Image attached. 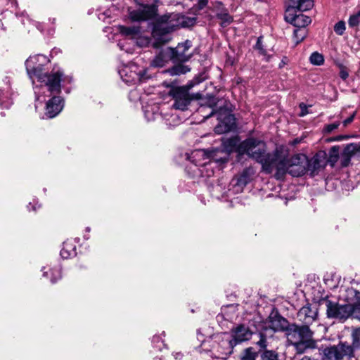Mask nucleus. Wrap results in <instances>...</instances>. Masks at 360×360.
I'll use <instances>...</instances> for the list:
<instances>
[{
	"mask_svg": "<svg viewBox=\"0 0 360 360\" xmlns=\"http://www.w3.org/2000/svg\"><path fill=\"white\" fill-rule=\"evenodd\" d=\"M136 45L139 47H146L150 42L148 37L141 35V33L134 39Z\"/></svg>",
	"mask_w": 360,
	"mask_h": 360,
	"instance_id": "473e14b6",
	"label": "nucleus"
},
{
	"mask_svg": "<svg viewBox=\"0 0 360 360\" xmlns=\"http://www.w3.org/2000/svg\"><path fill=\"white\" fill-rule=\"evenodd\" d=\"M195 23V19L179 13H171L159 17L154 25L152 35L155 40V47L170 40V33L180 27H187Z\"/></svg>",
	"mask_w": 360,
	"mask_h": 360,
	"instance_id": "7ed1b4c3",
	"label": "nucleus"
},
{
	"mask_svg": "<svg viewBox=\"0 0 360 360\" xmlns=\"http://www.w3.org/2000/svg\"><path fill=\"white\" fill-rule=\"evenodd\" d=\"M200 2L202 4V6H205L207 1H203Z\"/></svg>",
	"mask_w": 360,
	"mask_h": 360,
	"instance_id": "13d9d810",
	"label": "nucleus"
},
{
	"mask_svg": "<svg viewBox=\"0 0 360 360\" xmlns=\"http://www.w3.org/2000/svg\"><path fill=\"white\" fill-rule=\"evenodd\" d=\"M33 210H36V207L34 206L32 207Z\"/></svg>",
	"mask_w": 360,
	"mask_h": 360,
	"instance_id": "e2e57ef3",
	"label": "nucleus"
},
{
	"mask_svg": "<svg viewBox=\"0 0 360 360\" xmlns=\"http://www.w3.org/2000/svg\"><path fill=\"white\" fill-rule=\"evenodd\" d=\"M153 342L155 345V347L158 348V349H162V346H164L165 344L163 342L160 340V338L159 336H154L153 338Z\"/></svg>",
	"mask_w": 360,
	"mask_h": 360,
	"instance_id": "79ce46f5",
	"label": "nucleus"
},
{
	"mask_svg": "<svg viewBox=\"0 0 360 360\" xmlns=\"http://www.w3.org/2000/svg\"><path fill=\"white\" fill-rule=\"evenodd\" d=\"M359 150L358 145L356 144H349L347 145L345 148L344 149L342 156H343V160L342 162V165L344 167H346L348 165L351 156Z\"/></svg>",
	"mask_w": 360,
	"mask_h": 360,
	"instance_id": "c85d7f7f",
	"label": "nucleus"
},
{
	"mask_svg": "<svg viewBox=\"0 0 360 360\" xmlns=\"http://www.w3.org/2000/svg\"><path fill=\"white\" fill-rule=\"evenodd\" d=\"M182 356H183V354L180 352H177L174 355L176 359H181L182 357Z\"/></svg>",
	"mask_w": 360,
	"mask_h": 360,
	"instance_id": "864d4df0",
	"label": "nucleus"
},
{
	"mask_svg": "<svg viewBox=\"0 0 360 360\" xmlns=\"http://www.w3.org/2000/svg\"><path fill=\"white\" fill-rule=\"evenodd\" d=\"M264 359L267 360H278V355L271 350H266L263 354Z\"/></svg>",
	"mask_w": 360,
	"mask_h": 360,
	"instance_id": "58836bf2",
	"label": "nucleus"
},
{
	"mask_svg": "<svg viewBox=\"0 0 360 360\" xmlns=\"http://www.w3.org/2000/svg\"><path fill=\"white\" fill-rule=\"evenodd\" d=\"M138 98V93L136 90H133L129 93V99L136 101Z\"/></svg>",
	"mask_w": 360,
	"mask_h": 360,
	"instance_id": "de8ad7c7",
	"label": "nucleus"
},
{
	"mask_svg": "<svg viewBox=\"0 0 360 360\" xmlns=\"http://www.w3.org/2000/svg\"><path fill=\"white\" fill-rule=\"evenodd\" d=\"M217 16L221 20V26L226 27L229 25L233 19L232 17L226 12L217 13Z\"/></svg>",
	"mask_w": 360,
	"mask_h": 360,
	"instance_id": "2f4dec72",
	"label": "nucleus"
},
{
	"mask_svg": "<svg viewBox=\"0 0 360 360\" xmlns=\"http://www.w3.org/2000/svg\"><path fill=\"white\" fill-rule=\"evenodd\" d=\"M213 114H214V111L212 110V111L211 112V113H210L209 115H207V116L206 117V118H208V117H211Z\"/></svg>",
	"mask_w": 360,
	"mask_h": 360,
	"instance_id": "4d7b16f0",
	"label": "nucleus"
},
{
	"mask_svg": "<svg viewBox=\"0 0 360 360\" xmlns=\"http://www.w3.org/2000/svg\"><path fill=\"white\" fill-rule=\"evenodd\" d=\"M252 173L251 168H246L239 176L232 180L231 184L233 186L234 192L240 193L243 191L244 187L250 182Z\"/></svg>",
	"mask_w": 360,
	"mask_h": 360,
	"instance_id": "f3484780",
	"label": "nucleus"
},
{
	"mask_svg": "<svg viewBox=\"0 0 360 360\" xmlns=\"http://www.w3.org/2000/svg\"><path fill=\"white\" fill-rule=\"evenodd\" d=\"M309 60L311 63H312L313 65H321L323 63L324 58L321 53L318 52H314L311 55Z\"/></svg>",
	"mask_w": 360,
	"mask_h": 360,
	"instance_id": "72a5a7b5",
	"label": "nucleus"
},
{
	"mask_svg": "<svg viewBox=\"0 0 360 360\" xmlns=\"http://www.w3.org/2000/svg\"><path fill=\"white\" fill-rule=\"evenodd\" d=\"M173 51L172 48L167 47L160 51L155 58L150 62V66L154 68H162L170 60H172Z\"/></svg>",
	"mask_w": 360,
	"mask_h": 360,
	"instance_id": "6ab92c4d",
	"label": "nucleus"
},
{
	"mask_svg": "<svg viewBox=\"0 0 360 360\" xmlns=\"http://www.w3.org/2000/svg\"><path fill=\"white\" fill-rule=\"evenodd\" d=\"M219 120V124L214 128V131L217 134L229 132L236 127L235 117L231 114H226L223 119L220 117Z\"/></svg>",
	"mask_w": 360,
	"mask_h": 360,
	"instance_id": "aec40b11",
	"label": "nucleus"
},
{
	"mask_svg": "<svg viewBox=\"0 0 360 360\" xmlns=\"http://www.w3.org/2000/svg\"><path fill=\"white\" fill-rule=\"evenodd\" d=\"M358 148L359 150H357V151H360V146H358Z\"/></svg>",
	"mask_w": 360,
	"mask_h": 360,
	"instance_id": "680f3d73",
	"label": "nucleus"
},
{
	"mask_svg": "<svg viewBox=\"0 0 360 360\" xmlns=\"http://www.w3.org/2000/svg\"><path fill=\"white\" fill-rule=\"evenodd\" d=\"M266 338L261 334L260 340L257 342V345L262 349L266 347Z\"/></svg>",
	"mask_w": 360,
	"mask_h": 360,
	"instance_id": "c03bdc74",
	"label": "nucleus"
},
{
	"mask_svg": "<svg viewBox=\"0 0 360 360\" xmlns=\"http://www.w3.org/2000/svg\"><path fill=\"white\" fill-rule=\"evenodd\" d=\"M300 108H301V112H300V115L301 117H303L307 114V106L304 103L300 104Z\"/></svg>",
	"mask_w": 360,
	"mask_h": 360,
	"instance_id": "09e8293b",
	"label": "nucleus"
},
{
	"mask_svg": "<svg viewBox=\"0 0 360 360\" xmlns=\"http://www.w3.org/2000/svg\"><path fill=\"white\" fill-rule=\"evenodd\" d=\"M356 15H358V17L360 18V11Z\"/></svg>",
	"mask_w": 360,
	"mask_h": 360,
	"instance_id": "bf43d9fd",
	"label": "nucleus"
},
{
	"mask_svg": "<svg viewBox=\"0 0 360 360\" xmlns=\"http://www.w3.org/2000/svg\"><path fill=\"white\" fill-rule=\"evenodd\" d=\"M340 125V122H335V123H332V124H328L324 128V131L326 132V133H330L332 132L333 130H335V129H337Z\"/></svg>",
	"mask_w": 360,
	"mask_h": 360,
	"instance_id": "37998d69",
	"label": "nucleus"
},
{
	"mask_svg": "<svg viewBox=\"0 0 360 360\" xmlns=\"http://www.w3.org/2000/svg\"><path fill=\"white\" fill-rule=\"evenodd\" d=\"M327 316L345 321L349 317L360 320V304L351 305L349 304H340L337 302L328 301L326 303Z\"/></svg>",
	"mask_w": 360,
	"mask_h": 360,
	"instance_id": "39448f33",
	"label": "nucleus"
},
{
	"mask_svg": "<svg viewBox=\"0 0 360 360\" xmlns=\"http://www.w3.org/2000/svg\"><path fill=\"white\" fill-rule=\"evenodd\" d=\"M256 48L259 50V52L261 54H263L264 55L265 54V51L263 49V47H262V41H261V39L259 38L257 39V44H256Z\"/></svg>",
	"mask_w": 360,
	"mask_h": 360,
	"instance_id": "49530a36",
	"label": "nucleus"
},
{
	"mask_svg": "<svg viewBox=\"0 0 360 360\" xmlns=\"http://www.w3.org/2000/svg\"><path fill=\"white\" fill-rule=\"evenodd\" d=\"M22 23L25 25H33L36 26L39 30H41V28L40 27V25L39 22H34L32 20H31L28 16H23L22 19Z\"/></svg>",
	"mask_w": 360,
	"mask_h": 360,
	"instance_id": "ea45409f",
	"label": "nucleus"
},
{
	"mask_svg": "<svg viewBox=\"0 0 360 360\" xmlns=\"http://www.w3.org/2000/svg\"><path fill=\"white\" fill-rule=\"evenodd\" d=\"M49 63V58L42 54L32 56L25 61L27 72L32 82L37 101L41 100L43 94L51 96L59 94L61 83L69 84L72 82V77L65 75L60 70L45 72L44 67Z\"/></svg>",
	"mask_w": 360,
	"mask_h": 360,
	"instance_id": "f257e3e1",
	"label": "nucleus"
},
{
	"mask_svg": "<svg viewBox=\"0 0 360 360\" xmlns=\"http://www.w3.org/2000/svg\"><path fill=\"white\" fill-rule=\"evenodd\" d=\"M285 330L288 341L292 345L297 344L305 338H312L313 335L309 326H307L289 325Z\"/></svg>",
	"mask_w": 360,
	"mask_h": 360,
	"instance_id": "9b49d317",
	"label": "nucleus"
},
{
	"mask_svg": "<svg viewBox=\"0 0 360 360\" xmlns=\"http://www.w3.org/2000/svg\"><path fill=\"white\" fill-rule=\"evenodd\" d=\"M314 6V1H290L286 8H293L295 13H302L311 9Z\"/></svg>",
	"mask_w": 360,
	"mask_h": 360,
	"instance_id": "a878e982",
	"label": "nucleus"
},
{
	"mask_svg": "<svg viewBox=\"0 0 360 360\" xmlns=\"http://www.w3.org/2000/svg\"><path fill=\"white\" fill-rule=\"evenodd\" d=\"M326 162L320 155H314L311 159H307L306 164L307 172H310L311 176L316 174L323 168Z\"/></svg>",
	"mask_w": 360,
	"mask_h": 360,
	"instance_id": "4be33fe9",
	"label": "nucleus"
},
{
	"mask_svg": "<svg viewBox=\"0 0 360 360\" xmlns=\"http://www.w3.org/2000/svg\"><path fill=\"white\" fill-rule=\"evenodd\" d=\"M353 345L356 347H360V327L354 328L352 330Z\"/></svg>",
	"mask_w": 360,
	"mask_h": 360,
	"instance_id": "c9c22d12",
	"label": "nucleus"
},
{
	"mask_svg": "<svg viewBox=\"0 0 360 360\" xmlns=\"http://www.w3.org/2000/svg\"><path fill=\"white\" fill-rule=\"evenodd\" d=\"M236 138L224 139L221 149L216 148L210 151L209 157L215 162H226L228 160L229 154L233 151L238 145Z\"/></svg>",
	"mask_w": 360,
	"mask_h": 360,
	"instance_id": "9d476101",
	"label": "nucleus"
},
{
	"mask_svg": "<svg viewBox=\"0 0 360 360\" xmlns=\"http://www.w3.org/2000/svg\"><path fill=\"white\" fill-rule=\"evenodd\" d=\"M76 255V246L71 240L63 243V248L60 250V256L64 259H68Z\"/></svg>",
	"mask_w": 360,
	"mask_h": 360,
	"instance_id": "b1692460",
	"label": "nucleus"
},
{
	"mask_svg": "<svg viewBox=\"0 0 360 360\" xmlns=\"http://www.w3.org/2000/svg\"><path fill=\"white\" fill-rule=\"evenodd\" d=\"M43 276H44V277H49L48 272H47V271H44V273H43Z\"/></svg>",
	"mask_w": 360,
	"mask_h": 360,
	"instance_id": "6e6d98bb",
	"label": "nucleus"
},
{
	"mask_svg": "<svg viewBox=\"0 0 360 360\" xmlns=\"http://www.w3.org/2000/svg\"><path fill=\"white\" fill-rule=\"evenodd\" d=\"M120 32L127 37L134 39L140 34V27L138 26L127 27L124 25L119 26Z\"/></svg>",
	"mask_w": 360,
	"mask_h": 360,
	"instance_id": "cd10ccee",
	"label": "nucleus"
},
{
	"mask_svg": "<svg viewBox=\"0 0 360 360\" xmlns=\"http://www.w3.org/2000/svg\"><path fill=\"white\" fill-rule=\"evenodd\" d=\"M51 275L50 276L51 282L55 283L58 280L61 278V270L60 266L53 268L51 270Z\"/></svg>",
	"mask_w": 360,
	"mask_h": 360,
	"instance_id": "f704fd0d",
	"label": "nucleus"
},
{
	"mask_svg": "<svg viewBox=\"0 0 360 360\" xmlns=\"http://www.w3.org/2000/svg\"><path fill=\"white\" fill-rule=\"evenodd\" d=\"M354 115H355V113H353V115H352L349 117H348L347 119L343 121V125L345 127H346L347 124L351 123L353 121V120H354Z\"/></svg>",
	"mask_w": 360,
	"mask_h": 360,
	"instance_id": "8fccbe9b",
	"label": "nucleus"
},
{
	"mask_svg": "<svg viewBox=\"0 0 360 360\" xmlns=\"http://www.w3.org/2000/svg\"><path fill=\"white\" fill-rule=\"evenodd\" d=\"M318 316V309L316 304H309L302 307L297 313V319L304 323V326H309L315 321Z\"/></svg>",
	"mask_w": 360,
	"mask_h": 360,
	"instance_id": "ddd939ff",
	"label": "nucleus"
},
{
	"mask_svg": "<svg viewBox=\"0 0 360 360\" xmlns=\"http://www.w3.org/2000/svg\"><path fill=\"white\" fill-rule=\"evenodd\" d=\"M255 353L252 351L251 348L245 349L244 354L241 357V360H255Z\"/></svg>",
	"mask_w": 360,
	"mask_h": 360,
	"instance_id": "4c0bfd02",
	"label": "nucleus"
},
{
	"mask_svg": "<svg viewBox=\"0 0 360 360\" xmlns=\"http://www.w3.org/2000/svg\"><path fill=\"white\" fill-rule=\"evenodd\" d=\"M293 346H295L297 353L302 354L307 349L315 348L316 342L311 338H308L299 342L297 344H294Z\"/></svg>",
	"mask_w": 360,
	"mask_h": 360,
	"instance_id": "bb28decb",
	"label": "nucleus"
},
{
	"mask_svg": "<svg viewBox=\"0 0 360 360\" xmlns=\"http://www.w3.org/2000/svg\"><path fill=\"white\" fill-rule=\"evenodd\" d=\"M342 300L351 305L360 304V291L354 287L345 288L340 295Z\"/></svg>",
	"mask_w": 360,
	"mask_h": 360,
	"instance_id": "412c9836",
	"label": "nucleus"
},
{
	"mask_svg": "<svg viewBox=\"0 0 360 360\" xmlns=\"http://www.w3.org/2000/svg\"><path fill=\"white\" fill-rule=\"evenodd\" d=\"M340 76L344 80H345L349 77V73L345 68H341Z\"/></svg>",
	"mask_w": 360,
	"mask_h": 360,
	"instance_id": "a18cd8bd",
	"label": "nucleus"
},
{
	"mask_svg": "<svg viewBox=\"0 0 360 360\" xmlns=\"http://www.w3.org/2000/svg\"><path fill=\"white\" fill-rule=\"evenodd\" d=\"M191 46L190 41H186L184 43L179 44L175 49H172V60L174 62H186L190 59L191 54L188 53Z\"/></svg>",
	"mask_w": 360,
	"mask_h": 360,
	"instance_id": "dca6fc26",
	"label": "nucleus"
},
{
	"mask_svg": "<svg viewBox=\"0 0 360 360\" xmlns=\"http://www.w3.org/2000/svg\"><path fill=\"white\" fill-rule=\"evenodd\" d=\"M285 19L287 22L294 25L295 27H305L311 22L309 17L302 13H295V10L293 8H286Z\"/></svg>",
	"mask_w": 360,
	"mask_h": 360,
	"instance_id": "4468645a",
	"label": "nucleus"
},
{
	"mask_svg": "<svg viewBox=\"0 0 360 360\" xmlns=\"http://www.w3.org/2000/svg\"><path fill=\"white\" fill-rule=\"evenodd\" d=\"M359 17L358 15H353L349 19V25L350 27H355L359 24Z\"/></svg>",
	"mask_w": 360,
	"mask_h": 360,
	"instance_id": "a19ab883",
	"label": "nucleus"
},
{
	"mask_svg": "<svg viewBox=\"0 0 360 360\" xmlns=\"http://www.w3.org/2000/svg\"><path fill=\"white\" fill-rule=\"evenodd\" d=\"M117 45L119 46L121 50H125L127 52L129 51L128 49H124V45L122 42H119Z\"/></svg>",
	"mask_w": 360,
	"mask_h": 360,
	"instance_id": "603ef678",
	"label": "nucleus"
},
{
	"mask_svg": "<svg viewBox=\"0 0 360 360\" xmlns=\"http://www.w3.org/2000/svg\"><path fill=\"white\" fill-rule=\"evenodd\" d=\"M205 345H206V343H205V342H203V343L202 344L201 347H200V349H199V352H200V353H202V351L206 352H210V349H209L208 348L205 347Z\"/></svg>",
	"mask_w": 360,
	"mask_h": 360,
	"instance_id": "3c124183",
	"label": "nucleus"
},
{
	"mask_svg": "<svg viewBox=\"0 0 360 360\" xmlns=\"http://www.w3.org/2000/svg\"><path fill=\"white\" fill-rule=\"evenodd\" d=\"M64 102L60 96H53L46 104L45 115L47 118H53L63 110Z\"/></svg>",
	"mask_w": 360,
	"mask_h": 360,
	"instance_id": "2eb2a0df",
	"label": "nucleus"
},
{
	"mask_svg": "<svg viewBox=\"0 0 360 360\" xmlns=\"http://www.w3.org/2000/svg\"><path fill=\"white\" fill-rule=\"evenodd\" d=\"M353 347L347 343H340L337 346L326 347L323 349V360H343L345 357L353 355Z\"/></svg>",
	"mask_w": 360,
	"mask_h": 360,
	"instance_id": "1a4fd4ad",
	"label": "nucleus"
},
{
	"mask_svg": "<svg viewBox=\"0 0 360 360\" xmlns=\"http://www.w3.org/2000/svg\"><path fill=\"white\" fill-rule=\"evenodd\" d=\"M345 29V23L343 21H339L334 26V31L338 35H342Z\"/></svg>",
	"mask_w": 360,
	"mask_h": 360,
	"instance_id": "e433bc0d",
	"label": "nucleus"
},
{
	"mask_svg": "<svg viewBox=\"0 0 360 360\" xmlns=\"http://www.w3.org/2000/svg\"><path fill=\"white\" fill-rule=\"evenodd\" d=\"M13 93L9 86L0 89V106L2 108L8 109L13 104L12 96Z\"/></svg>",
	"mask_w": 360,
	"mask_h": 360,
	"instance_id": "5701e85b",
	"label": "nucleus"
},
{
	"mask_svg": "<svg viewBox=\"0 0 360 360\" xmlns=\"http://www.w3.org/2000/svg\"><path fill=\"white\" fill-rule=\"evenodd\" d=\"M172 95L174 100L173 107L177 110H186L191 101L188 89L185 87L174 89L172 90Z\"/></svg>",
	"mask_w": 360,
	"mask_h": 360,
	"instance_id": "f8f14e48",
	"label": "nucleus"
},
{
	"mask_svg": "<svg viewBox=\"0 0 360 360\" xmlns=\"http://www.w3.org/2000/svg\"><path fill=\"white\" fill-rule=\"evenodd\" d=\"M159 107L155 105H149L143 107V112L148 121H154L159 119L161 115L158 113Z\"/></svg>",
	"mask_w": 360,
	"mask_h": 360,
	"instance_id": "393cba45",
	"label": "nucleus"
},
{
	"mask_svg": "<svg viewBox=\"0 0 360 360\" xmlns=\"http://www.w3.org/2000/svg\"><path fill=\"white\" fill-rule=\"evenodd\" d=\"M86 231L87 232H89V231H90V228L87 227V228L86 229Z\"/></svg>",
	"mask_w": 360,
	"mask_h": 360,
	"instance_id": "052dcab7",
	"label": "nucleus"
},
{
	"mask_svg": "<svg viewBox=\"0 0 360 360\" xmlns=\"http://www.w3.org/2000/svg\"><path fill=\"white\" fill-rule=\"evenodd\" d=\"M267 325L274 331L284 330L289 326L288 321L280 316L277 311L271 313Z\"/></svg>",
	"mask_w": 360,
	"mask_h": 360,
	"instance_id": "a211bd4d",
	"label": "nucleus"
},
{
	"mask_svg": "<svg viewBox=\"0 0 360 360\" xmlns=\"http://www.w3.org/2000/svg\"><path fill=\"white\" fill-rule=\"evenodd\" d=\"M199 153H202L203 155L205 154V152L204 151H195L192 153V155H198Z\"/></svg>",
	"mask_w": 360,
	"mask_h": 360,
	"instance_id": "5fc2aeb1",
	"label": "nucleus"
},
{
	"mask_svg": "<svg viewBox=\"0 0 360 360\" xmlns=\"http://www.w3.org/2000/svg\"><path fill=\"white\" fill-rule=\"evenodd\" d=\"M275 155H276V158L282 160L283 165V171L281 172L278 167L280 162L276 160V163L274 162L273 171H276L275 175L277 179H281L286 172L294 176H300L307 172V157L305 155L297 154L290 159L286 158L284 155L277 150L275 152Z\"/></svg>",
	"mask_w": 360,
	"mask_h": 360,
	"instance_id": "20e7f679",
	"label": "nucleus"
},
{
	"mask_svg": "<svg viewBox=\"0 0 360 360\" xmlns=\"http://www.w3.org/2000/svg\"><path fill=\"white\" fill-rule=\"evenodd\" d=\"M252 333L245 326H238L233 331L232 336L224 334L221 340V346L224 348L226 354H231L233 347L241 342L249 340Z\"/></svg>",
	"mask_w": 360,
	"mask_h": 360,
	"instance_id": "423d86ee",
	"label": "nucleus"
},
{
	"mask_svg": "<svg viewBox=\"0 0 360 360\" xmlns=\"http://www.w3.org/2000/svg\"><path fill=\"white\" fill-rule=\"evenodd\" d=\"M190 71V68H188L187 66L179 64L177 65L174 66L171 69H169L167 72L171 75H179L181 74H185L187 72Z\"/></svg>",
	"mask_w": 360,
	"mask_h": 360,
	"instance_id": "c756f323",
	"label": "nucleus"
},
{
	"mask_svg": "<svg viewBox=\"0 0 360 360\" xmlns=\"http://www.w3.org/2000/svg\"><path fill=\"white\" fill-rule=\"evenodd\" d=\"M146 73V69L136 64L124 65L119 70L120 77L128 84H135L146 81L148 78Z\"/></svg>",
	"mask_w": 360,
	"mask_h": 360,
	"instance_id": "6e6552de",
	"label": "nucleus"
},
{
	"mask_svg": "<svg viewBox=\"0 0 360 360\" xmlns=\"http://www.w3.org/2000/svg\"><path fill=\"white\" fill-rule=\"evenodd\" d=\"M158 15L155 4H144L136 1L134 7L129 8V15L133 21H146L154 18Z\"/></svg>",
	"mask_w": 360,
	"mask_h": 360,
	"instance_id": "0eeeda50",
	"label": "nucleus"
},
{
	"mask_svg": "<svg viewBox=\"0 0 360 360\" xmlns=\"http://www.w3.org/2000/svg\"><path fill=\"white\" fill-rule=\"evenodd\" d=\"M298 28L294 30V37L296 40V44L302 41L307 36V32L304 27H297Z\"/></svg>",
	"mask_w": 360,
	"mask_h": 360,
	"instance_id": "7c9ffc66",
	"label": "nucleus"
},
{
	"mask_svg": "<svg viewBox=\"0 0 360 360\" xmlns=\"http://www.w3.org/2000/svg\"><path fill=\"white\" fill-rule=\"evenodd\" d=\"M237 149L240 155L246 154L260 163L263 171L267 174L273 172L274 162L276 163V160L280 162L278 166L280 171H283V165L281 162V160L276 158L275 153H266L265 144L258 139L249 138L241 142Z\"/></svg>",
	"mask_w": 360,
	"mask_h": 360,
	"instance_id": "f03ea898",
	"label": "nucleus"
}]
</instances>
